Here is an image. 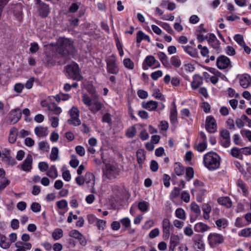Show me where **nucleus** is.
I'll return each mask as SVG.
<instances>
[{"label":"nucleus","mask_w":251,"mask_h":251,"mask_svg":"<svg viewBox=\"0 0 251 251\" xmlns=\"http://www.w3.org/2000/svg\"><path fill=\"white\" fill-rule=\"evenodd\" d=\"M209 45L216 50H219L220 47V42L218 40L215 34L213 33H209L208 39Z\"/></svg>","instance_id":"obj_13"},{"label":"nucleus","mask_w":251,"mask_h":251,"mask_svg":"<svg viewBox=\"0 0 251 251\" xmlns=\"http://www.w3.org/2000/svg\"><path fill=\"white\" fill-rule=\"evenodd\" d=\"M194 247L201 251H204L205 245L201 238L194 240Z\"/></svg>","instance_id":"obj_34"},{"label":"nucleus","mask_w":251,"mask_h":251,"mask_svg":"<svg viewBox=\"0 0 251 251\" xmlns=\"http://www.w3.org/2000/svg\"><path fill=\"white\" fill-rule=\"evenodd\" d=\"M55 48L56 53L65 60L70 59V56L74 53L75 50L72 42L68 39H62L59 41Z\"/></svg>","instance_id":"obj_1"},{"label":"nucleus","mask_w":251,"mask_h":251,"mask_svg":"<svg viewBox=\"0 0 251 251\" xmlns=\"http://www.w3.org/2000/svg\"><path fill=\"white\" fill-rule=\"evenodd\" d=\"M181 47L190 56L193 57H197L198 56V54L196 49L193 48L190 46H182Z\"/></svg>","instance_id":"obj_20"},{"label":"nucleus","mask_w":251,"mask_h":251,"mask_svg":"<svg viewBox=\"0 0 251 251\" xmlns=\"http://www.w3.org/2000/svg\"><path fill=\"white\" fill-rule=\"evenodd\" d=\"M241 235L244 237L251 236V228H245L241 231Z\"/></svg>","instance_id":"obj_64"},{"label":"nucleus","mask_w":251,"mask_h":251,"mask_svg":"<svg viewBox=\"0 0 251 251\" xmlns=\"http://www.w3.org/2000/svg\"><path fill=\"white\" fill-rule=\"evenodd\" d=\"M176 216L181 220H185L186 215L184 210L181 208H177L175 212Z\"/></svg>","instance_id":"obj_41"},{"label":"nucleus","mask_w":251,"mask_h":251,"mask_svg":"<svg viewBox=\"0 0 251 251\" xmlns=\"http://www.w3.org/2000/svg\"><path fill=\"white\" fill-rule=\"evenodd\" d=\"M58 149L57 147H53L50 154V159L52 161H55L58 158Z\"/></svg>","instance_id":"obj_42"},{"label":"nucleus","mask_w":251,"mask_h":251,"mask_svg":"<svg viewBox=\"0 0 251 251\" xmlns=\"http://www.w3.org/2000/svg\"><path fill=\"white\" fill-rule=\"evenodd\" d=\"M142 106L143 108L149 111H154L158 106V103L153 100H150L147 102L143 101L142 103Z\"/></svg>","instance_id":"obj_15"},{"label":"nucleus","mask_w":251,"mask_h":251,"mask_svg":"<svg viewBox=\"0 0 251 251\" xmlns=\"http://www.w3.org/2000/svg\"><path fill=\"white\" fill-rule=\"evenodd\" d=\"M48 109L53 112L56 115H59L62 112L61 108L54 102H52L48 105Z\"/></svg>","instance_id":"obj_31"},{"label":"nucleus","mask_w":251,"mask_h":251,"mask_svg":"<svg viewBox=\"0 0 251 251\" xmlns=\"http://www.w3.org/2000/svg\"><path fill=\"white\" fill-rule=\"evenodd\" d=\"M192 210L197 214L198 215H200L201 214V209L200 208L199 206L195 202H192L191 203V206Z\"/></svg>","instance_id":"obj_57"},{"label":"nucleus","mask_w":251,"mask_h":251,"mask_svg":"<svg viewBox=\"0 0 251 251\" xmlns=\"http://www.w3.org/2000/svg\"><path fill=\"white\" fill-rule=\"evenodd\" d=\"M163 238L165 240L169 239L171 235V230L174 229V226L171 224L168 218H164L162 222Z\"/></svg>","instance_id":"obj_6"},{"label":"nucleus","mask_w":251,"mask_h":251,"mask_svg":"<svg viewBox=\"0 0 251 251\" xmlns=\"http://www.w3.org/2000/svg\"><path fill=\"white\" fill-rule=\"evenodd\" d=\"M102 104L99 101H95L92 105L90 106L89 109L93 113H96L99 111L102 108Z\"/></svg>","instance_id":"obj_33"},{"label":"nucleus","mask_w":251,"mask_h":251,"mask_svg":"<svg viewBox=\"0 0 251 251\" xmlns=\"http://www.w3.org/2000/svg\"><path fill=\"white\" fill-rule=\"evenodd\" d=\"M216 64L217 67L221 70L226 69L232 66L228 57L225 55H221L217 59Z\"/></svg>","instance_id":"obj_9"},{"label":"nucleus","mask_w":251,"mask_h":251,"mask_svg":"<svg viewBox=\"0 0 251 251\" xmlns=\"http://www.w3.org/2000/svg\"><path fill=\"white\" fill-rule=\"evenodd\" d=\"M237 185L241 189L244 195H246L248 191L246 184L242 180L239 179L237 182Z\"/></svg>","instance_id":"obj_44"},{"label":"nucleus","mask_w":251,"mask_h":251,"mask_svg":"<svg viewBox=\"0 0 251 251\" xmlns=\"http://www.w3.org/2000/svg\"><path fill=\"white\" fill-rule=\"evenodd\" d=\"M107 72L111 74L116 75L119 72L116 56L112 54L105 58Z\"/></svg>","instance_id":"obj_5"},{"label":"nucleus","mask_w":251,"mask_h":251,"mask_svg":"<svg viewBox=\"0 0 251 251\" xmlns=\"http://www.w3.org/2000/svg\"><path fill=\"white\" fill-rule=\"evenodd\" d=\"M156 61V60L153 56H147L143 64V69L145 70H148L149 67L152 66L154 64H155Z\"/></svg>","instance_id":"obj_17"},{"label":"nucleus","mask_w":251,"mask_h":251,"mask_svg":"<svg viewBox=\"0 0 251 251\" xmlns=\"http://www.w3.org/2000/svg\"><path fill=\"white\" fill-rule=\"evenodd\" d=\"M17 133V129L16 127H13L10 129L8 137V141L10 143L13 144L16 142Z\"/></svg>","instance_id":"obj_26"},{"label":"nucleus","mask_w":251,"mask_h":251,"mask_svg":"<svg viewBox=\"0 0 251 251\" xmlns=\"http://www.w3.org/2000/svg\"><path fill=\"white\" fill-rule=\"evenodd\" d=\"M234 39L241 46L244 45L245 44L243 36L241 34H236L234 37Z\"/></svg>","instance_id":"obj_47"},{"label":"nucleus","mask_w":251,"mask_h":251,"mask_svg":"<svg viewBox=\"0 0 251 251\" xmlns=\"http://www.w3.org/2000/svg\"><path fill=\"white\" fill-rule=\"evenodd\" d=\"M39 148L40 150L46 151H48L50 149V147L48 145V144L46 142H40L38 144Z\"/></svg>","instance_id":"obj_48"},{"label":"nucleus","mask_w":251,"mask_h":251,"mask_svg":"<svg viewBox=\"0 0 251 251\" xmlns=\"http://www.w3.org/2000/svg\"><path fill=\"white\" fill-rule=\"evenodd\" d=\"M41 205L38 202H33L31 205V209L34 212H38L41 210Z\"/></svg>","instance_id":"obj_50"},{"label":"nucleus","mask_w":251,"mask_h":251,"mask_svg":"<svg viewBox=\"0 0 251 251\" xmlns=\"http://www.w3.org/2000/svg\"><path fill=\"white\" fill-rule=\"evenodd\" d=\"M251 83V78L248 75H244L240 78V84L244 88H248Z\"/></svg>","instance_id":"obj_18"},{"label":"nucleus","mask_w":251,"mask_h":251,"mask_svg":"<svg viewBox=\"0 0 251 251\" xmlns=\"http://www.w3.org/2000/svg\"><path fill=\"white\" fill-rule=\"evenodd\" d=\"M161 26L166 30L169 33L172 34L174 33V30L171 27V26L166 23H162Z\"/></svg>","instance_id":"obj_61"},{"label":"nucleus","mask_w":251,"mask_h":251,"mask_svg":"<svg viewBox=\"0 0 251 251\" xmlns=\"http://www.w3.org/2000/svg\"><path fill=\"white\" fill-rule=\"evenodd\" d=\"M69 236L70 237L78 239L79 237L82 236V234L80 233L78 230L74 229L70 232Z\"/></svg>","instance_id":"obj_56"},{"label":"nucleus","mask_w":251,"mask_h":251,"mask_svg":"<svg viewBox=\"0 0 251 251\" xmlns=\"http://www.w3.org/2000/svg\"><path fill=\"white\" fill-rule=\"evenodd\" d=\"M205 128L210 133H214L217 131V124L213 117L209 116L206 118Z\"/></svg>","instance_id":"obj_11"},{"label":"nucleus","mask_w":251,"mask_h":251,"mask_svg":"<svg viewBox=\"0 0 251 251\" xmlns=\"http://www.w3.org/2000/svg\"><path fill=\"white\" fill-rule=\"evenodd\" d=\"M39 12L42 18H46L50 13L49 5L44 3H40L39 5Z\"/></svg>","instance_id":"obj_16"},{"label":"nucleus","mask_w":251,"mask_h":251,"mask_svg":"<svg viewBox=\"0 0 251 251\" xmlns=\"http://www.w3.org/2000/svg\"><path fill=\"white\" fill-rule=\"evenodd\" d=\"M71 118L68 120L69 124H72L75 126H78L81 124V121L79 119V111L78 109L73 106L70 110Z\"/></svg>","instance_id":"obj_7"},{"label":"nucleus","mask_w":251,"mask_h":251,"mask_svg":"<svg viewBox=\"0 0 251 251\" xmlns=\"http://www.w3.org/2000/svg\"><path fill=\"white\" fill-rule=\"evenodd\" d=\"M15 246L17 249L15 251H26L31 249L32 245L30 243H24L21 241L16 242Z\"/></svg>","instance_id":"obj_14"},{"label":"nucleus","mask_w":251,"mask_h":251,"mask_svg":"<svg viewBox=\"0 0 251 251\" xmlns=\"http://www.w3.org/2000/svg\"><path fill=\"white\" fill-rule=\"evenodd\" d=\"M120 169L114 164H106L103 169V176L109 179H113L117 178L119 175Z\"/></svg>","instance_id":"obj_4"},{"label":"nucleus","mask_w":251,"mask_h":251,"mask_svg":"<svg viewBox=\"0 0 251 251\" xmlns=\"http://www.w3.org/2000/svg\"><path fill=\"white\" fill-rule=\"evenodd\" d=\"M63 236V231L61 228H56L52 233L53 238L57 240L62 237Z\"/></svg>","instance_id":"obj_39"},{"label":"nucleus","mask_w":251,"mask_h":251,"mask_svg":"<svg viewBox=\"0 0 251 251\" xmlns=\"http://www.w3.org/2000/svg\"><path fill=\"white\" fill-rule=\"evenodd\" d=\"M35 134L39 137H44L48 135L47 128L43 126H36L34 129Z\"/></svg>","instance_id":"obj_28"},{"label":"nucleus","mask_w":251,"mask_h":251,"mask_svg":"<svg viewBox=\"0 0 251 251\" xmlns=\"http://www.w3.org/2000/svg\"><path fill=\"white\" fill-rule=\"evenodd\" d=\"M22 115V111L19 108L11 110L8 114L9 123L10 124L17 123L21 118Z\"/></svg>","instance_id":"obj_8"},{"label":"nucleus","mask_w":251,"mask_h":251,"mask_svg":"<svg viewBox=\"0 0 251 251\" xmlns=\"http://www.w3.org/2000/svg\"><path fill=\"white\" fill-rule=\"evenodd\" d=\"M123 64L126 68L129 69H133L134 68V63L130 58H126L123 61Z\"/></svg>","instance_id":"obj_45"},{"label":"nucleus","mask_w":251,"mask_h":251,"mask_svg":"<svg viewBox=\"0 0 251 251\" xmlns=\"http://www.w3.org/2000/svg\"><path fill=\"white\" fill-rule=\"evenodd\" d=\"M142 40H147L149 43L151 42L150 38L148 35L145 34L142 31H138L136 35V42L138 44H140ZM139 46L140 44L138 45V47Z\"/></svg>","instance_id":"obj_21"},{"label":"nucleus","mask_w":251,"mask_h":251,"mask_svg":"<svg viewBox=\"0 0 251 251\" xmlns=\"http://www.w3.org/2000/svg\"><path fill=\"white\" fill-rule=\"evenodd\" d=\"M207 148L206 142L202 141L201 143H200L196 146V149L199 152L203 151Z\"/></svg>","instance_id":"obj_49"},{"label":"nucleus","mask_w":251,"mask_h":251,"mask_svg":"<svg viewBox=\"0 0 251 251\" xmlns=\"http://www.w3.org/2000/svg\"><path fill=\"white\" fill-rule=\"evenodd\" d=\"M159 234V230L158 228H154L151 230L149 233V237L151 238H154Z\"/></svg>","instance_id":"obj_60"},{"label":"nucleus","mask_w":251,"mask_h":251,"mask_svg":"<svg viewBox=\"0 0 251 251\" xmlns=\"http://www.w3.org/2000/svg\"><path fill=\"white\" fill-rule=\"evenodd\" d=\"M202 209L203 212V218L206 220L209 219V213L211 210V206L208 204H204L202 205Z\"/></svg>","instance_id":"obj_36"},{"label":"nucleus","mask_w":251,"mask_h":251,"mask_svg":"<svg viewBox=\"0 0 251 251\" xmlns=\"http://www.w3.org/2000/svg\"><path fill=\"white\" fill-rule=\"evenodd\" d=\"M173 108L171 110L170 115V119L172 124H175L177 122V110L176 107L175 102H173Z\"/></svg>","instance_id":"obj_22"},{"label":"nucleus","mask_w":251,"mask_h":251,"mask_svg":"<svg viewBox=\"0 0 251 251\" xmlns=\"http://www.w3.org/2000/svg\"><path fill=\"white\" fill-rule=\"evenodd\" d=\"M203 163L209 170H216L220 167V157L215 152H207L203 156Z\"/></svg>","instance_id":"obj_2"},{"label":"nucleus","mask_w":251,"mask_h":251,"mask_svg":"<svg viewBox=\"0 0 251 251\" xmlns=\"http://www.w3.org/2000/svg\"><path fill=\"white\" fill-rule=\"evenodd\" d=\"M209 245L214 247L216 245L222 244L224 241L223 236L218 233H210L207 238Z\"/></svg>","instance_id":"obj_10"},{"label":"nucleus","mask_w":251,"mask_h":251,"mask_svg":"<svg viewBox=\"0 0 251 251\" xmlns=\"http://www.w3.org/2000/svg\"><path fill=\"white\" fill-rule=\"evenodd\" d=\"M82 100L85 105L89 106H90L92 105L91 99L87 95L84 94L82 96Z\"/></svg>","instance_id":"obj_54"},{"label":"nucleus","mask_w":251,"mask_h":251,"mask_svg":"<svg viewBox=\"0 0 251 251\" xmlns=\"http://www.w3.org/2000/svg\"><path fill=\"white\" fill-rule=\"evenodd\" d=\"M174 169L175 172L177 176H180L184 174V167L180 164V163H175Z\"/></svg>","instance_id":"obj_38"},{"label":"nucleus","mask_w":251,"mask_h":251,"mask_svg":"<svg viewBox=\"0 0 251 251\" xmlns=\"http://www.w3.org/2000/svg\"><path fill=\"white\" fill-rule=\"evenodd\" d=\"M32 155L30 154H27L26 158L21 165L22 170L25 172L30 171L32 169Z\"/></svg>","instance_id":"obj_12"},{"label":"nucleus","mask_w":251,"mask_h":251,"mask_svg":"<svg viewBox=\"0 0 251 251\" xmlns=\"http://www.w3.org/2000/svg\"><path fill=\"white\" fill-rule=\"evenodd\" d=\"M137 132L136 128L134 126H131L128 128L126 131V136L129 138L133 137Z\"/></svg>","instance_id":"obj_43"},{"label":"nucleus","mask_w":251,"mask_h":251,"mask_svg":"<svg viewBox=\"0 0 251 251\" xmlns=\"http://www.w3.org/2000/svg\"><path fill=\"white\" fill-rule=\"evenodd\" d=\"M157 55L159 59L165 68L170 67V64L168 62V57L164 52H159L157 53Z\"/></svg>","instance_id":"obj_29"},{"label":"nucleus","mask_w":251,"mask_h":251,"mask_svg":"<svg viewBox=\"0 0 251 251\" xmlns=\"http://www.w3.org/2000/svg\"><path fill=\"white\" fill-rule=\"evenodd\" d=\"M180 239L177 235L172 234L170 235V241L169 246L171 248H176L179 244Z\"/></svg>","instance_id":"obj_27"},{"label":"nucleus","mask_w":251,"mask_h":251,"mask_svg":"<svg viewBox=\"0 0 251 251\" xmlns=\"http://www.w3.org/2000/svg\"><path fill=\"white\" fill-rule=\"evenodd\" d=\"M231 155L236 158H240L241 156L240 150L237 148H233L231 150Z\"/></svg>","instance_id":"obj_63"},{"label":"nucleus","mask_w":251,"mask_h":251,"mask_svg":"<svg viewBox=\"0 0 251 251\" xmlns=\"http://www.w3.org/2000/svg\"><path fill=\"white\" fill-rule=\"evenodd\" d=\"M149 206V202L146 201H140L138 204V209L142 212H145L148 210Z\"/></svg>","instance_id":"obj_40"},{"label":"nucleus","mask_w":251,"mask_h":251,"mask_svg":"<svg viewBox=\"0 0 251 251\" xmlns=\"http://www.w3.org/2000/svg\"><path fill=\"white\" fill-rule=\"evenodd\" d=\"M84 178L86 183L90 184L91 186H94L95 184V176L93 174L87 173L85 174Z\"/></svg>","instance_id":"obj_30"},{"label":"nucleus","mask_w":251,"mask_h":251,"mask_svg":"<svg viewBox=\"0 0 251 251\" xmlns=\"http://www.w3.org/2000/svg\"><path fill=\"white\" fill-rule=\"evenodd\" d=\"M186 176L187 181H189L194 177V170L192 167H188L186 169Z\"/></svg>","instance_id":"obj_46"},{"label":"nucleus","mask_w":251,"mask_h":251,"mask_svg":"<svg viewBox=\"0 0 251 251\" xmlns=\"http://www.w3.org/2000/svg\"><path fill=\"white\" fill-rule=\"evenodd\" d=\"M66 74L68 78L73 80H80L82 77L80 74L78 65L75 62L66 66Z\"/></svg>","instance_id":"obj_3"},{"label":"nucleus","mask_w":251,"mask_h":251,"mask_svg":"<svg viewBox=\"0 0 251 251\" xmlns=\"http://www.w3.org/2000/svg\"><path fill=\"white\" fill-rule=\"evenodd\" d=\"M137 160L140 165L144 163L146 159V151L143 149H138L136 151Z\"/></svg>","instance_id":"obj_19"},{"label":"nucleus","mask_w":251,"mask_h":251,"mask_svg":"<svg viewBox=\"0 0 251 251\" xmlns=\"http://www.w3.org/2000/svg\"><path fill=\"white\" fill-rule=\"evenodd\" d=\"M220 134L222 138L230 139V133L227 129H224L222 130L220 132Z\"/></svg>","instance_id":"obj_58"},{"label":"nucleus","mask_w":251,"mask_h":251,"mask_svg":"<svg viewBox=\"0 0 251 251\" xmlns=\"http://www.w3.org/2000/svg\"><path fill=\"white\" fill-rule=\"evenodd\" d=\"M210 227L206 225L203 223L200 222L195 225L194 229L198 232H203L207 231Z\"/></svg>","instance_id":"obj_23"},{"label":"nucleus","mask_w":251,"mask_h":251,"mask_svg":"<svg viewBox=\"0 0 251 251\" xmlns=\"http://www.w3.org/2000/svg\"><path fill=\"white\" fill-rule=\"evenodd\" d=\"M10 183V181L6 178H2L0 181V190L4 189Z\"/></svg>","instance_id":"obj_51"},{"label":"nucleus","mask_w":251,"mask_h":251,"mask_svg":"<svg viewBox=\"0 0 251 251\" xmlns=\"http://www.w3.org/2000/svg\"><path fill=\"white\" fill-rule=\"evenodd\" d=\"M218 202L220 204L224 205L227 208H230L232 206L231 201L228 197L219 198L218 199Z\"/></svg>","instance_id":"obj_25"},{"label":"nucleus","mask_w":251,"mask_h":251,"mask_svg":"<svg viewBox=\"0 0 251 251\" xmlns=\"http://www.w3.org/2000/svg\"><path fill=\"white\" fill-rule=\"evenodd\" d=\"M202 78L198 75H195L193 77V80L191 82L192 88L196 89L202 84Z\"/></svg>","instance_id":"obj_24"},{"label":"nucleus","mask_w":251,"mask_h":251,"mask_svg":"<svg viewBox=\"0 0 251 251\" xmlns=\"http://www.w3.org/2000/svg\"><path fill=\"white\" fill-rule=\"evenodd\" d=\"M171 64L176 68H179L181 65V61L177 55L172 56L170 59Z\"/></svg>","instance_id":"obj_35"},{"label":"nucleus","mask_w":251,"mask_h":251,"mask_svg":"<svg viewBox=\"0 0 251 251\" xmlns=\"http://www.w3.org/2000/svg\"><path fill=\"white\" fill-rule=\"evenodd\" d=\"M11 245V242L7 241L6 237L4 235H0V247L4 249H8Z\"/></svg>","instance_id":"obj_32"},{"label":"nucleus","mask_w":251,"mask_h":251,"mask_svg":"<svg viewBox=\"0 0 251 251\" xmlns=\"http://www.w3.org/2000/svg\"><path fill=\"white\" fill-rule=\"evenodd\" d=\"M75 151L76 153L79 154L81 156H83L85 154V150L84 148L81 146H77L75 148Z\"/></svg>","instance_id":"obj_62"},{"label":"nucleus","mask_w":251,"mask_h":251,"mask_svg":"<svg viewBox=\"0 0 251 251\" xmlns=\"http://www.w3.org/2000/svg\"><path fill=\"white\" fill-rule=\"evenodd\" d=\"M24 88V85L22 83H18L14 85V90L16 92L20 93L22 92Z\"/></svg>","instance_id":"obj_59"},{"label":"nucleus","mask_w":251,"mask_h":251,"mask_svg":"<svg viewBox=\"0 0 251 251\" xmlns=\"http://www.w3.org/2000/svg\"><path fill=\"white\" fill-rule=\"evenodd\" d=\"M38 167L40 171L44 172L49 169V165L45 162H41L38 164Z\"/></svg>","instance_id":"obj_55"},{"label":"nucleus","mask_w":251,"mask_h":251,"mask_svg":"<svg viewBox=\"0 0 251 251\" xmlns=\"http://www.w3.org/2000/svg\"><path fill=\"white\" fill-rule=\"evenodd\" d=\"M106 224V222L104 220L98 219L97 221L95 226H97L99 230H103Z\"/></svg>","instance_id":"obj_52"},{"label":"nucleus","mask_w":251,"mask_h":251,"mask_svg":"<svg viewBox=\"0 0 251 251\" xmlns=\"http://www.w3.org/2000/svg\"><path fill=\"white\" fill-rule=\"evenodd\" d=\"M56 204L58 208L61 209H64L66 208L68 206L67 201L65 200H62L61 201H58Z\"/></svg>","instance_id":"obj_53"},{"label":"nucleus","mask_w":251,"mask_h":251,"mask_svg":"<svg viewBox=\"0 0 251 251\" xmlns=\"http://www.w3.org/2000/svg\"><path fill=\"white\" fill-rule=\"evenodd\" d=\"M47 175L53 179L57 177V171L54 165H52L50 167V170L47 172Z\"/></svg>","instance_id":"obj_37"}]
</instances>
